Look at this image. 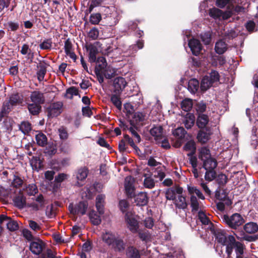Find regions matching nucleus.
<instances>
[{"label": "nucleus", "mask_w": 258, "mask_h": 258, "mask_svg": "<svg viewBox=\"0 0 258 258\" xmlns=\"http://www.w3.org/2000/svg\"><path fill=\"white\" fill-rule=\"evenodd\" d=\"M146 113L142 112H134L133 116V119L130 120V122L131 125H135L140 122H143L145 120Z\"/></svg>", "instance_id": "nucleus-22"}, {"label": "nucleus", "mask_w": 258, "mask_h": 258, "mask_svg": "<svg viewBox=\"0 0 258 258\" xmlns=\"http://www.w3.org/2000/svg\"><path fill=\"white\" fill-rule=\"evenodd\" d=\"M23 180L19 175L18 174L14 175L13 181L11 183L12 186L15 188H19L21 187L23 184Z\"/></svg>", "instance_id": "nucleus-47"}, {"label": "nucleus", "mask_w": 258, "mask_h": 258, "mask_svg": "<svg viewBox=\"0 0 258 258\" xmlns=\"http://www.w3.org/2000/svg\"><path fill=\"white\" fill-rule=\"evenodd\" d=\"M124 187L125 194L128 199H132L135 197V188L134 186V181L132 177H127L125 179Z\"/></svg>", "instance_id": "nucleus-7"}, {"label": "nucleus", "mask_w": 258, "mask_h": 258, "mask_svg": "<svg viewBox=\"0 0 258 258\" xmlns=\"http://www.w3.org/2000/svg\"><path fill=\"white\" fill-rule=\"evenodd\" d=\"M126 254L128 258H141L139 250L134 246H130L127 247Z\"/></svg>", "instance_id": "nucleus-27"}, {"label": "nucleus", "mask_w": 258, "mask_h": 258, "mask_svg": "<svg viewBox=\"0 0 258 258\" xmlns=\"http://www.w3.org/2000/svg\"><path fill=\"white\" fill-rule=\"evenodd\" d=\"M128 147L125 143V141L124 139H121L118 143V150L120 153H123L126 152L128 153H131L130 151L127 150Z\"/></svg>", "instance_id": "nucleus-61"}, {"label": "nucleus", "mask_w": 258, "mask_h": 258, "mask_svg": "<svg viewBox=\"0 0 258 258\" xmlns=\"http://www.w3.org/2000/svg\"><path fill=\"white\" fill-rule=\"evenodd\" d=\"M181 109L184 111H190L192 107V101L191 99L186 98L183 100L180 104Z\"/></svg>", "instance_id": "nucleus-46"}, {"label": "nucleus", "mask_w": 258, "mask_h": 258, "mask_svg": "<svg viewBox=\"0 0 258 258\" xmlns=\"http://www.w3.org/2000/svg\"><path fill=\"white\" fill-rule=\"evenodd\" d=\"M183 150L185 151H190L187 154V156H191L195 155L196 152V145L193 140H190L186 143L183 146Z\"/></svg>", "instance_id": "nucleus-26"}, {"label": "nucleus", "mask_w": 258, "mask_h": 258, "mask_svg": "<svg viewBox=\"0 0 258 258\" xmlns=\"http://www.w3.org/2000/svg\"><path fill=\"white\" fill-rule=\"evenodd\" d=\"M104 76L106 79H111L113 77L114 74V71L113 69L110 68L109 67H106L105 69L103 70L102 71Z\"/></svg>", "instance_id": "nucleus-60"}, {"label": "nucleus", "mask_w": 258, "mask_h": 258, "mask_svg": "<svg viewBox=\"0 0 258 258\" xmlns=\"http://www.w3.org/2000/svg\"><path fill=\"white\" fill-rule=\"evenodd\" d=\"M227 194L226 192L225 189L221 190L220 187H218L215 191V198L219 201H225L226 199Z\"/></svg>", "instance_id": "nucleus-48"}, {"label": "nucleus", "mask_w": 258, "mask_h": 258, "mask_svg": "<svg viewBox=\"0 0 258 258\" xmlns=\"http://www.w3.org/2000/svg\"><path fill=\"white\" fill-rule=\"evenodd\" d=\"M182 192V187H180L178 185H175V186L168 188L166 190L165 197L167 200L177 202L176 194L181 195Z\"/></svg>", "instance_id": "nucleus-5"}, {"label": "nucleus", "mask_w": 258, "mask_h": 258, "mask_svg": "<svg viewBox=\"0 0 258 258\" xmlns=\"http://www.w3.org/2000/svg\"><path fill=\"white\" fill-rule=\"evenodd\" d=\"M190 206L192 212H197L199 209V203L197 198L194 195L190 197Z\"/></svg>", "instance_id": "nucleus-57"}, {"label": "nucleus", "mask_w": 258, "mask_h": 258, "mask_svg": "<svg viewBox=\"0 0 258 258\" xmlns=\"http://www.w3.org/2000/svg\"><path fill=\"white\" fill-rule=\"evenodd\" d=\"M205 179L208 181H211L216 178L217 173L215 170H206Z\"/></svg>", "instance_id": "nucleus-54"}, {"label": "nucleus", "mask_w": 258, "mask_h": 258, "mask_svg": "<svg viewBox=\"0 0 258 258\" xmlns=\"http://www.w3.org/2000/svg\"><path fill=\"white\" fill-rule=\"evenodd\" d=\"M89 217L92 224L94 225H98L101 222L100 216L98 215L96 212L92 210L89 213Z\"/></svg>", "instance_id": "nucleus-28"}, {"label": "nucleus", "mask_w": 258, "mask_h": 258, "mask_svg": "<svg viewBox=\"0 0 258 258\" xmlns=\"http://www.w3.org/2000/svg\"><path fill=\"white\" fill-rule=\"evenodd\" d=\"M244 26L247 31L250 33L255 31L256 25L255 22L252 20L248 21Z\"/></svg>", "instance_id": "nucleus-63"}, {"label": "nucleus", "mask_w": 258, "mask_h": 258, "mask_svg": "<svg viewBox=\"0 0 258 258\" xmlns=\"http://www.w3.org/2000/svg\"><path fill=\"white\" fill-rule=\"evenodd\" d=\"M144 47V42L142 40H138L137 43L130 46L129 50L132 51V54L136 52L138 49H142Z\"/></svg>", "instance_id": "nucleus-56"}, {"label": "nucleus", "mask_w": 258, "mask_h": 258, "mask_svg": "<svg viewBox=\"0 0 258 258\" xmlns=\"http://www.w3.org/2000/svg\"><path fill=\"white\" fill-rule=\"evenodd\" d=\"M209 15L215 19H219L222 15V11L216 8H213L209 10Z\"/></svg>", "instance_id": "nucleus-49"}, {"label": "nucleus", "mask_w": 258, "mask_h": 258, "mask_svg": "<svg viewBox=\"0 0 258 258\" xmlns=\"http://www.w3.org/2000/svg\"><path fill=\"white\" fill-rule=\"evenodd\" d=\"M13 108L7 100H5L3 103L0 111V121H2L3 118L8 117Z\"/></svg>", "instance_id": "nucleus-19"}, {"label": "nucleus", "mask_w": 258, "mask_h": 258, "mask_svg": "<svg viewBox=\"0 0 258 258\" xmlns=\"http://www.w3.org/2000/svg\"><path fill=\"white\" fill-rule=\"evenodd\" d=\"M62 103L59 101L50 104L46 109L47 116L52 118L59 115L62 111Z\"/></svg>", "instance_id": "nucleus-3"}, {"label": "nucleus", "mask_w": 258, "mask_h": 258, "mask_svg": "<svg viewBox=\"0 0 258 258\" xmlns=\"http://www.w3.org/2000/svg\"><path fill=\"white\" fill-rule=\"evenodd\" d=\"M244 230L247 233H254L258 230V225L254 222H249L244 226Z\"/></svg>", "instance_id": "nucleus-34"}, {"label": "nucleus", "mask_w": 258, "mask_h": 258, "mask_svg": "<svg viewBox=\"0 0 258 258\" xmlns=\"http://www.w3.org/2000/svg\"><path fill=\"white\" fill-rule=\"evenodd\" d=\"M45 245V243L42 240L36 239V241H32L30 243L29 249L33 254L39 255L42 252Z\"/></svg>", "instance_id": "nucleus-8"}, {"label": "nucleus", "mask_w": 258, "mask_h": 258, "mask_svg": "<svg viewBox=\"0 0 258 258\" xmlns=\"http://www.w3.org/2000/svg\"><path fill=\"white\" fill-rule=\"evenodd\" d=\"M211 135V128H200L197 138L199 142L205 144L210 139Z\"/></svg>", "instance_id": "nucleus-9"}, {"label": "nucleus", "mask_w": 258, "mask_h": 258, "mask_svg": "<svg viewBox=\"0 0 258 258\" xmlns=\"http://www.w3.org/2000/svg\"><path fill=\"white\" fill-rule=\"evenodd\" d=\"M215 50L217 53L222 54L227 50V44L222 40H220L215 44Z\"/></svg>", "instance_id": "nucleus-25"}, {"label": "nucleus", "mask_w": 258, "mask_h": 258, "mask_svg": "<svg viewBox=\"0 0 258 258\" xmlns=\"http://www.w3.org/2000/svg\"><path fill=\"white\" fill-rule=\"evenodd\" d=\"M196 121V118L194 114L187 113L185 117L184 124L187 129L191 128L194 125Z\"/></svg>", "instance_id": "nucleus-29"}, {"label": "nucleus", "mask_w": 258, "mask_h": 258, "mask_svg": "<svg viewBox=\"0 0 258 258\" xmlns=\"http://www.w3.org/2000/svg\"><path fill=\"white\" fill-rule=\"evenodd\" d=\"M30 97L31 101L34 103L41 105L45 102V98L43 94L38 91H34L32 92Z\"/></svg>", "instance_id": "nucleus-18"}, {"label": "nucleus", "mask_w": 258, "mask_h": 258, "mask_svg": "<svg viewBox=\"0 0 258 258\" xmlns=\"http://www.w3.org/2000/svg\"><path fill=\"white\" fill-rule=\"evenodd\" d=\"M177 201L179 202L177 203V202H175V205L176 207L181 209H185L187 208V204L186 202L185 197L182 196L181 194L179 195L178 196V200Z\"/></svg>", "instance_id": "nucleus-44"}, {"label": "nucleus", "mask_w": 258, "mask_h": 258, "mask_svg": "<svg viewBox=\"0 0 258 258\" xmlns=\"http://www.w3.org/2000/svg\"><path fill=\"white\" fill-rule=\"evenodd\" d=\"M88 207V204L87 201H81L74 206L72 203L69 205V210L70 213L74 215L83 216L86 213Z\"/></svg>", "instance_id": "nucleus-2"}, {"label": "nucleus", "mask_w": 258, "mask_h": 258, "mask_svg": "<svg viewBox=\"0 0 258 258\" xmlns=\"http://www.w3.org/2000/svg\"><path fill=\"white\" fill-rule=\"evenodd\" d=\"M89 173L88 169L86 167H82L79 169L77 172V185L78 186H82L84 184V181L87 178Z\"/></svg>", "instance_id": "nucleus-11"}, {"label": "nucleus", "mask_w": 258, "mask_h": 258, "mask_svg": "<svg viewBox=\"0 0 258 258\" xmlns=\"http://www.w3.org/2000/svg\"><path fill=\"white\" fill-rule=\"evenodd\" d=\"M212 85L213 84L209 79L208 75H206L203 78L201 81L200 86L201 91L203 92H205L208 89H209Z\"/></svg>", "instance_id": "nucleus-37"}, {"label": "nucleus", "mask_w": 258, "mask_h": 258, "mask_svg": "<svg viewBox=\"0 0 258 258\" xmlns=\"http://www.w3.org/2000/svg\"><path fill=\"white\" fill-rule=\"evenodd\" d=\"M127 227L133 233H136L139 227V222L137 220L128 212L126 213L124 216Z\"/></svg>", "instance_id": "nucleus-6"}, {"label": "nucleus", "mask_w": 258, "mask_h": 258, "mask_svg": "<svg viewBox=\"0 0 258 258\" xmlns=\"http://www.w3.org/2000/svg\"><path fill=\"white\" fill-rule=\"evenodd\" d=\"M235 238V237L231 235H228V242H227L226 252L227 254V258H230L231 254L233 251V248H234Z\"/></svg>", "instance_id": "nucleus-24"}, {"label": "nucleus", "mask_w": 258, "mask_h": 258, "mask_svg": "<svg viewBox=\"0 0 258 258\" xmlns=\"http://www.w3.org/2000/svg\"><path fill=\"white\" fill-rule=\"evenodd\" d=\"M135 203L137 206H145L149 202V197L146 192H140L137 195H135Z\"/></svg>", "instance_id": "nucleus-14"}, {"label": "nucleus", "mask_w": 258, "mask_h": 258, "mask_svg": "<svg viewBox=\"0 0 258 258\" xmlns=\"http://www.w3.org/2000/svg\"><path fill=\"white\" fill-rule=\"evenodd\" d=\"M201 39L205 45H208L211 41V35L210 32H206L201 34Z\"/></svg>", "instance_id": "nucleus-59"}, {"label": "nucleus", "mask_w": 258, "mask_h": 258, "mask_svg": "<svg viewBox=\"0 0 258 258\" xmlns=\"http://www.w3.org/2000/svg\"><path fill=\"white\" fill-rule=\"evenodd\" d=\"M217 165V160L215 158L211 157L203 161V167L205 170H215Z\"/></svg>", "instance_id": "nucleus-21"}, {"label": "nucleus", "mask_w": 258, "mask_h": 258, "mask_svg": "<svg viewBox=\"0 0 258 258\" xmlns=\"http://www.w3.org/2000/svg\"><path fill=\"white\" fill-rule=\"evenodd\" d=\"M52 43L51 38L45 39L39 44V47L41 50H50L52 47Z\"/></svg>", "instance_id": "nucleus-36"}, {"label": "nucleus", "mask_w": 258, "mask_h": 258, "mask_svg": "<svg viewBox=\"0 0 258 258\" xmlns=\"http://www.w3.org/2000/svg\"><path fill=\"white\" fill-rule=\"evenodd\" d=\"M48 64L46 63L45 60H43L42 62L39 63L37 68H39L38 71L37 72V77L39 82L42 81L44 79V76L46 73V66Z\"/></svg>", "instance_id": "nucleus-20"}, {"label": "nucleus", "mask_w": 258, "mask_h": 258, "mask_svg": "<svg viewBox=\"0 0 258 258\" xmlns=\"http://www.w3.org/2000/svg\"><path fill=\"white\" fill-rule=\"evenodd\" d=\"M163 127L161 125L154 126L150 131V134L155 137L156 141L161 140L162 137Z\"/></svg>", "instance_id": "nucleus-23"}, {"label": "nucleus", "mask_w": 258, "mask_h": 258, "mask_svg": "<svg viewBox=\"0 0 258 258\" xmlns=\"http://www.w3.org/2000/svg\"><path fill=\"white\" fill-rule=\"evenodd\" d=\"M28 109L31 115H37L41 110V106L37 103H30L28 104Z\"/></svg>", "instance_id": "nucleus-30"}, {"label": "nucleus", "mask_w": 258, "mask_h": 258, "mask_svg": "<svg viewBox=\"0 0 258 258\" xmlns=\"http://www.w3.org/2000/svg\"><path fill=\"white\" fill-rule=\"evenodd\" d=\"M138 128L136 125H132L128 128L129 132L131 133L132 138L134 139L135 142L139 143L141 142V138L138 133L137 132Z\"/></svg>", "instance_id": "nucleus-41"}, {"label": "nucleus", "mask_w": 258, "mask_h": 258, "mask_svg": "<svg viewBox=\"0 0 258 258\" xmlns=\"http://www.w3.org/2000/svg\"><path fill=\"white\" fill-rule=\"evenodd\" d=\"M79 95L78 89L74 86L71 87L67 89L65 96L70 99H72L73 96H77Z\"/></svg>", "instance_id": "nucleus-50"}, {"label": "nucleus", "mask_w": 258, "mask_h": 258, "mask_svg": "<svg viewBox=\"0 0 258 258\" xmlns=\"http://www.w3.org/2000/svg\"><path fill=\"white\" fill-rule=\"evenodd\" d=\"M186 131L183 127H179L172 132L173 135L178 140H182L185 138Z\"/></svg>", "instance_id": "nucleus-35"}, {"label": "nucleus", "mask_w": 258, "mask_h": 258, "mask_svg": "<svg viewBox=\"0 0 258 258\" xmlns=\"http://www.w3.org/2000/svg\"><path fill=\"white\" fill-rule=\"evenodd\" d=\"M19 130L25 135L28 134L32 130L31 124L27 121H23L19 125Z\"/></svg>", "instance_id": "nucleus-45"}, {"label": "nucleus", "mask_w": 258, "mask_h": 258, "mask_svg": "<svg viewBox=\"0 0 258 258\" xmlns=\"http://www.w3.org/2000/svg\"><path fill=\"white\" fill-rule=\"evenodd\" d=\"M188 90L192 93L195 94L199 88V82L196 79H190L188 84Z\"/></svg>", "instance_id": "nucleus-33"}, {"label": "nucleus", "mask_w": 258, "mask_h": 258, "mask_svg": "<svg viewBox=\"0 0 258 258\" xmlns=\"http://www.w3.org/2000/svg\"><path fill=\"white\" fill-rule=\"evenodd\" d=\"M222 219L229 227L233 229H236L238 227L244 223V220L239 213H234L231 216L224 215Z\"/></svg>", "instance_id": "nucleus-1"}, {"label": "nucleus", "mask_w": 258, "mask_h": 258, "mask_svg": "<svg viewBox=\"0 0 258 258\" xmlns=\"http://www.w3.org/2000/svg\"><path fill=\"white\" fill-rule=\"evenodd\" d=\"M120 95L117 94H113L110 98L111 102L119 110H121L122 108V103L119 97Z\"/></svg>", "instance_id": "nucleus-40"}, {"label": "nucleus", "mask_w": 258, "mask_h": 258, "mask_svg": "<svg viewBox=\"0 0 258 258\" xmlns=\"http://www.w3.org/2000/svg\"><path fill=\"white\" fill-rule=\"evenodd\" d=\"M24 101L23 95L18 92L12 93L7 101L14 107L21 105Z\"/></svg>", "instance_id": "nucleus-10"}, {"label": "nucleus", "mask_w": 258, "mask_h": 258, "mask_svg": "<svg viewBox=\"0 0 258 258\" xmlns=\"http://www.w3.org/2000/svg\"><path fill=\"white\" fill-rule=\"evenodd\" d=\"M196 110L197 115L199 114H204L207 110V104L203 101L198 102L196 105Z\"/></svg>", "instance_id": "nucleus-42"}, {"label": "nucleus", "mask_w": 258, "mask_h": 258, "mask_svg": "<svg viewBox=\"0 0 258 258\" xmlns=\"http://www.w3.org/2000/svg\"><path fill=\"white\" fill-rule=\"evenodd\" d=\"M86 49L89 51V59L91 62H96V55L99 51L96 45L93 44H90L86 46Z\"/></svg>", "instance_id": "nucleus-16"}, {"label": "nucleus", "mask_w": 258, "mask_h": 258, "mask_svg": "<svg viewBox=\"0 0 258 258\" xmlns=\"http://www.w3.org/2000/svg\"><path fill=\"white\" fill-rule=\"evenodd\" d=\"M208 77L213 84L219 82L220 80V75L218 72L215 70H212L208 75Z\"/></svg>", "instance_id": "nucleus-51"}, {"label": "nucleus", "mask_w": 258, "mask_h": 258, "mask_svg": "<svg viewBox=\"0 0 258 258\" xmlns=\"http://www.w3.org/2000/svg\"><path fill=\"white\" fill-rule=\"evenodd\" d=\"M37 144L40 147H44L47 144V138L45 134L39 132L35 136Z\"/></svg>", "instance_id": "nucleus-31"}, {"label": "nucleus", "mask_w": 258, "mask_h": 258, "mask_svg": "<svg viewBox=\"0 0 258 258\" xmlns=\"http://www.w3.org/2000/svg\"><path fill=\"white\" fill-rule=\"evenodd\" d=\"M126 246V243L122 238L116 237L111 246L115 251L121 252L125 249Z\"/></svg>", "instance_id": "nucleus-15"}, {"label": "nucleus", "mask_w": 258, "mask_h": 258, "mask_svg": "<svg viewBox=\"0 0 258 258\" xmlns=\"http://www.w3.org/2000/svg\"><path fill=\"white\" fill-rule=\"evenodd\" d=\"M211 157L210 150L207 147H202L200 151L199 158L203 161L205 160L206 159H208Z\"/></svg>", "instance_id": "nucleus-39"}, {"label": "nucleus", "mask_w": 258, "mask_h": 258, "mask_svg": "<svg viewBox=\"0 0 258 258\" xmlns=\"http://www.w3.org/2000/svg\"><path fill=\"white\" fill-rule=\"evenodd\" d=\"M26 191L28 195L32 196L37 193L38 189L35 184H30L26 186Z\"/></svg>", "instance_id": "nucleus-58"}, {"label": "nucleus", "mask_w": 258, "mask_h": 258, "mask_svg": "<svg viewBox=\"0 0 258 258\" xmlns=\"http://www.w3.org/2000/svg\"><path fill=\"white\" fill-rule=\"evenodd\" d=\"M115 238V236L109 232H107L102 235L103 241L109 246H111Z\"/></svg>", "instance_id": "nucleus-38"}, {"label": "nucleus", "mask_w": 258, "mask_h": 258, "mask_svg": "<svg viewBox=\"0 0 258 258\" xmlns=\"http://www.w3.org/2000/svg\"><path fill=\"white\" fill-rule=\"evenodd\" d=\"M127 85L125 79L121 77L115 78L112 83V91L114 93L120 95Z\"/></svg>", "instance_id": "nucleus-4"}, {"label": "nucleus", "mask_w": 258, "mask_h": 258, "mask_svg": "<svg viewBox=\"0 0 258 258\" xmlns=\"http://www.w3.org/2000/svg\"><path fill=\"white\" fill-rule=\"evenodd\" d=\"M188 46L192 54L196 56L200 54L202 49V46L200 41L196 39H190L188 42Z\"/></svg>", "instance_id": "nucleus-13"}, {"label": "nucleus", "mask_w": 258, "mask_h": 258, "mask_svg": "<svg viewBox=\"0 0 258 258\" xmlns=\"http://www.w3.org/2000/svg\"><path fill=\"white\" fill-rule=\"evenodd\" d=\"M102 19L100 13H93L90 16V22L93 25L98 24Z\"/></svg>", "instance_id": "nucleus-53"}, {"label": "nucleus", "mask_w": 258, "mask_h": 258, "mask_svg": "<svg viewBox=\"0 0 258 258\" xmlns=\"http://www.w3.org/2000/svg\"><path fill=\"white\" fill-rule=\"evenodd\" d=\"M143 176L145 177L144 180V186L149 189L154 187L155 185L154 180L151 177V175L147 176V174L144 173Z\"/></svg>", "instance_id": "nucleus-43"}, {"label": "nucleus", "mask_w": 258, "mask_h": 258, "mask_svg": "<svg viewBox=\"0 0 258 258\" xmlns=\"http://www.w3.org/2000/svg\"><path fill=\"white\" fill-rule=\"evenodd\" d=\"M210 119L207 114H199L197 115L196 123L199 128H210L208 125Z\"/></svg>", "instance_id": "nucleus-12"}, {"label": "nucleus", "mask_w": 258, "mask_h": 258, "mask_svg": "<svg viewBox=\"0 0 258 258\" xmlns=\"http://www.w3.org/2000/svg\"><path fill=\"white\" fill-rule=\"evenodd\" d=\"M96 62L98 64L95 68H98V70L102 71L107 67V62L105 57L103 56L98 57Z\"/></svg>", "instance_id": "nucleus-52"}, {"label": "nucleus", "mask_w": 258, "mask_h": 258, "mask_svg": "<svg viewBox=\"0 0 258 258\" xmlns=\"http://www.w3.org/2000/svg\"><path fill=\"white\" fill-rule=\"evenodd\" d=\"M7 228L11 231H14L17 230L19 226L17 222L14 220H12L10 217V220H8L6 223Z\"/></svg>", "instance_id": "nucleus-55"}, {"label": "nucleus", "mask_w": 258, "mask_h": 258, "mask_svg": "<svg viewBox=\"0 0 258 258\" xmlns=\"http://www.w3.org/2000/svg\"><path fill=\"white\" fill-rule=\"evenodd\" d=\"M124 108L126 110V116L128 117H130V115H133L135 112L134 106L130 103H125Z\"/></svg>", "instance_id": "nucleus-64"}, {"label": "nucleus", "mask_w": 258, "mask_h": 258, "mask_svg": "<svg viewBox=\"0 0 258 258\" xmlns=\"http://www.w3.org/2000/svg\"><path fill=\"white\" fill-rule=\"evenodd\" d=\"M32 164L36 169H41L43 166L42 162L39 157H33Z\"/></svg>", "instance_id": "nucleus-62"}, {"label": "nucleus", "mask_w": 258, "mask_h": 258, "mask_svg": "<svg viewBox=\"0 0 258 258\" xmlns=\"http://www.w3.org/2000/svg\"><path fill=\"white\" fill-rule=\"evenodd\" d=\"M13 202L15 206L19 209L24 208L26 204V198L21 191L19 192L18 195L14 197Z\"/></svg>", "instance_id": "nucleus-17"}, {"label": "nucleus", "mask_w": 258, "mask_h": 258, "mask_svg": "<svg viewBox=\"0 0 258 258\" xmlns=\"http://www.w3.org/2000/svg\"><path fill=\"white\" fill-rule=\"evenodd\" d=\"M215 236L217 242L223 245H225L228 242V236L227 237L225 233L217 231L215 233Z\"/></svg>", "instance_id": "nucleus-32"}]
</instances>
